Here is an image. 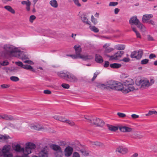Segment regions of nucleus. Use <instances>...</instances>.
Segmentation results:
<instances>
[{"instance_id":"4be33fe9","label":"nucleus","mask_w":157,"mask_h":157,"mask_svg":"<svg viewBox=\"0 0 157 157\" xmlns=\"http://www.w3.org/2000/svg\"><path fill=\"white\" fill-rule=\"evenodd\" d=\"M31 129L37 130H40L44 129L43 126L40 124L32 126L31 127Z\"/></svg>"},{"instance_id":"2f4dec72","label":"nucleus","mask_w":157,"mask_h":157,"mask_svg":"<svg viewBox=\"0 0 157 157\" xmlns=\"http://www.w3.org/2000/svg\"><path fill=\"white\" fill-rule=\"evenodd\" d=\"M117 50H123L125 49V45H124L119 44L117 45L115 48Z\"/></svg>"},{"instance_id":"6e6552de","label":"nucleus","mask_w":157,"mask_h":157,"mask_svg":"<svg viewBox=\"0 0 157 157\" xmlns=\"http://www.w3.org/2000/svg\"><path fill=\"white\" fill-rule=\"evenodd\" d=\"M36 147L35 144L32 143H28L26 144V147L25 148L24 151V155L26 156L32 152L33 149H34Z\"/></svg>"},{"instance_id":"052dcab7","label":"nucleus","mask_w":157,"mask_h":157,"mask_svg":"<svg viewBox=\"0 0 157 157\" xmlns=\"http://www.w3.org/2000/svg\"><path fill=\"white\" fill-rule=\"evenodd\" d=\"M31 2L30 1L27 2L26 1H22L21 2V4L23 5H26L27 6L28 4L30 3Z\"/></svg>"},{"instance_id":"f03ea898","label":"nucleus","mask_w":157,"mask_h":157,"mask_svg":"<svg viewBox=\"0 0 157 157\" xmlns=\"http://www.w3.org/2000/svg\"><path fill=\"white\" fill-rule=\"evenodd\" d=\"M75 51L76 58H77L82 59L85 60L92 59L93 58V56L91 55H84L81 54L82 52V48L79 45H75L74 47Z\"/></svg>"},{"instance_id":"6ab92c4d","label":"nucleus","mask_w":157,"mask_h":157,"mask_svg":"<svg viewBox=\"0 0 157 157\" xmlns=\"http://www.w3.org/2000/svg\"><path fill=\"white\" fill-rule=\"evenodd\" d=\"M13 149L16 151L18 152H23L24 154L25 148H21L20 145L18 144H17L14 147Z\"/></svg>"},{"instance_id":"c9c22d12","label":"nucleus","mask_w":157,"mask_h":157,"mask_svg":"<svg viewBox=\"0 0 157 157\" xmlns=\"http://www.w3.org/2000/svg\"><path fill=\"white\" fill-rule=\"evenodd\" d=\"M152 114H157V111H149L148 113L145 114L146 116H148Z\"/></svg>"},{"instance_id":"aec40b11","label":"nucleus","mask_w":157,"mask_h":157,"mask_svg":"<svg viewBox=\"0 0 157 157\" xmlns=\"http://www.w3.org/2000/svg\"><path fill=\"white\" fill-rule=\"evenodd\" d=\"M2 119L7 121H13L15 119L11 115L8 114H3Z\"/></svg>"},{"instance_id":"39448f33","label":"nucleus","mask_w":157,"mask_h":157,"mask_svg":"<svg viewBox=\"0 0 157 157\" xmlns=\"http://www.w3.org/2000/svg\"><path fill=\"white\" fill-rule=\"evenodd\" d=\"M129 22L131 25L134 24L136 25L137 27L140 28L142 31H144L145 30V26L140 22L136 16L132 17L129 21Z\"/></svg>"},{"instance_id":"c03bdc74","label":"nucleus","mask_w":157,"mask_h":157,"mask_svg":"<svg viewBox=\"0 0 157 157\" xmlns=\"http://www.w3.org/2000/svg\"><path fill=\"white\" fill-rule=\"evenodd\" d=\"M100 73L99 72H96L95 73H94V76L93 78H92L91 80L92 81H93L96 78L97 76Z\"/></svg>"},{"instance_id":"4468645a","label":"nucleus","mask_w":157,"mask_h":157,"mask_svg":"<svg viewBox=\"0 0 157 157\" xmlns=\"http://www.w3.org/2000/svg\"><path fill=\"white\" fill-rule=\"evenodd\" d=\"M15 57H16L18 58L21 59L23 60L24 59H29L28 56L26 55L23 52L19 50L18 52H17Z\"/></svg>"},{"instance_id":"bf43d9fd","label":"nucleus","mask_w":157,"mask_h":157,"mask_svg":"<svg viewBox=\"0 0 157 157\" xmlns=\"http://www.w3.org/2000/svg\"><path fill=\"white\" fill-rule=\"evenodd\" d=\"M122 61L125 62H128L130 61V59L128 58H124Z\"/></svg>"},{"instance_id":"20e7f679","label":"nucleus","mask_w":157,"mask_h":157,"mask_svg":"<svg viewBox=\"0 0 157 157\" xmlns=\"http://www.w3.org/2000/svg\"><path fill=\"white\" fill-rule=\"evenodd\" d=\"M4 48L6 53L8 55L13 56L15 57L19 49L16 48L14 46L11 45H5Z\"/></svg>"},{"instance_id":"0eeeda50","label":"nucleus","mask_w":157,"mask_h":157,"mask_svg":"<svg viewBox=\"0 0 157 157\" xmlns=\"http://www.w3.org/2000/svg\"><path fill=\"white\" fill-rule=\"evenodd\" d=\"M10 145H8L4 146L2 150L0 149V155L2 151L4 157H12V154L10 152Z\"/></svg>"},{"instance_id":"680f3d73","label":"nucleus","mask_w":157,"mask_h":157,"mask_svg":"<svg viewBox=\"0 0 157 157\" xmlns=\"http://www.w3.org/2000/svg\"><path fill=\"white\" fill-rule=\"evenodd\" d=\"M107 86H106V83L105 84H102L100 88L102 89H105V88H107Z\"/></svg>"},{"instance_id":"e433bc0d","label":"nucleus","mask_w":157,"mask_h":157,"mask_svg":"<svg viewBox=\"0 0 157 157\" xmlns=\"http://www.w3.org/2000/svg\"><path fill=\"white\" fill-rule=\"evenodd\" d=\"M90 27L91 30L95 33H98L99 32V30L97 28H96L94 26H90Z\"/></svg>"},{"instance_id":"a18cd8bd","label":"nucleus","mask_w":157,"mask_h":157,"mask_svg":"<svg viewBox=\"0 0 157 157\" xmlns=\"http://www.w3.org/2000/svg\"><path fill=\"white\" fill-rule=\"evenodd\" d=\"M80 152L82 153V154L84 156H87L88 155L87 152L84 149H82L80 150Z\"/></svg>"},{"instance_id":"8fccbe9b","label":"nucleus","mask_w":157,"mask_h":157,"mask_svg":"<svg viewBox=\"0 0 157 157\" xmlns=\"http://www.w3.org/2000/svg\"><path fill=\"white\" fill-rule=\"evenodd\" d=\"M66 120L65 119L64 117L59 116L58 121L63 122H65Z\"/></svg>"},{"instance_id":"ea45409f","label":"nucleus","mask_w":157,"mask_h":157,"mask_svg":"<svg viewBox=\"0 0 157 157\" xmlns=\"http://www.w3.org/2000/svg\"><path fill=\"white\" fill-rule=\"evenodd\" d=\"M36 18V16L34 15H32L30 16L29 18V21L31 23H33V21L35 20Z\"/></svg>"},{"instance_id":"a211bd4d","label":"nucleus","mask_w":157,"mask_h":157,"mask_svg":"<svg viewBox=\"0 0 157 157\" xmlns=\"http://www.w3.org/2000/svg\"><path fill=\"white\" fill-rule=\"evenodd\" d=\"M143 137L140 132H136L132 135V137L135 139H140Z\"/></svg>"},{"instance_id":"b1692460","label":"nucleus","mask_w":157,"mask_h":157,"mask_svg":"<svg viewBox=\"0 0 157 157\" xmlns=\"http://www.w3.org/2000/svg\"><path fill=\"white\" fill-rule=\"evenodd\" d=\"M51 148L56 151L62 150L61 147L59 145L53 144L51 146Z\"/></svg>"},{"instance_id":"a19ab883","label":"nucleus","mask_w":157,"mask_h":157,"mask_svg":"<svg viewBox=\"0 0 157 157\" xmlns=\"http://www.w3.org/2000/svg\"><path fill=\"white\" fill-rule=\"evenodd\" d=\"M10 79L11 80L14 82H17L19 80L18 78L16 76H11L10 77Z\"/></svg>"},{"instance_id":"603ef678","label":"nucleus","mask_w":157,"mask_h":157,"mask_svg":"<svg viewBox=\"0 0 157 157\" xmlns=\"http://www.w3.org/2000/svg\"><path fill=\"white\" fill-rule=\"evenodd\" d=\"M117 115L120 117H124L126 116L125 114L121 113H118Z\"/></svg>"},{"instance_id":"7ed1b4c3","label":"nucleus","mask_w":157,"mask_h":157,"mask_svg":"<svg viewBox=\"0 0 157 157\" xmlns=\"http://www.w3.org/2000/svg\"><path fill=\"white\" fill-rule=\"evenodd\" d=\"M106 86L111 89L117 90H122L123 85L121 83L117 81L110 80L106 82Z\"/></svg>"},{"instance_id":"e2e57ef3","label":"nucleus","mask_w":157,"mask_h":157,"mask_svg":"<svg viewBox=\"0 0 157 157\" xmlns=\"http://www.w3.org/2000/svg\"><path fill=\"white\" fill-rule=\"evenodd\" d=\"M133 119L137 118L139 117V116L138 115L136 114H132L131 115Z\"/></svg>"},{"instance_id":"49530a36","label":"nucleus","mask_w":157,"mask_h":157,"mask_svg":"<svg viewBox=\"0 0 157 157\" xmlns=\"http://www.w3.org/2000/svg\"><path fill=\"white\" fill-rule=\"evenodd\" d=\"M65 89H68L70 87L69 84L66 83H63L61 85Z\"/></svg>"},{"instance_id":"c85d7f7f","label":"nucleus","mask_w":157,"mask_h":157,"mask_svg":"<svg viewBox=\"0 0 157 157\" xmlns=\"http://www.w3.org/2000/svg\"><path fill=\"white\" fill-rule=\"evenodd\" d=\"M23 68L31 70L33 72H35V70L33 68V67L30 65L26 64L24 65V67H23Z\"/></svg>"},{"instance_id":"79ce46f5","label":"nucleus","mask_w":157,"mask_h":157,"mask_svg":"<svg viewBox=\"0 0 157 157\" xmlns=\"http://www.w3.org/2000/svg\"><path fill=\"white\" fill-rule=\"evenodd\" d=\"M149 61V60L147 59H144L141 61V64H146Z\"/></svg>"},{"instance_id":"473e14b6","label":"nucleus","mask_w":157,"mask_h":157,"mask_svg":"<svg viewBox=\"0 0 157 157\" xmlns=\"http://www.w3.org/2000/svg\"><path fill=\"white\" fill-rule=\"evenodd\" d=\"M50 4L53 7L56 8L58 6L57 2L56 0H52L50 1Z\"/></svg>"},{"instance_id":"f8f14e48","label":"nucleus","mask_w":157,"mask_h":157,"mask_svg":"<svg viewBox=\"0 0 157 157\" xmlns=\"http://www.w3.org/2000/svg\"><path fill=\"white\" fill-rule=\"evenodd\" d=\"M124 52L122 51H118L115 55L113 56H108V57H109L110 60L117 59L121 58L124 54Z\"/></svg>"},{"instance_id":"cd10ccee","label":"nucleus","mask_w":157,"mask_h":157,"mask_svg":"<svg viewBox=\"0 0 157 157\" xmlns=\"http://www.w3.org/2000/svg\"><path fill=\"white\" fill-rule=\"evenodd\" d=\"M90 143L92 145H95L97 146H99V147H102L104 146V144L101 143L96 141V142H92L90 141Z\"/></svg>"},{"instance_id":"c756f323","label":"nucleus","mask_w":157,"mask_h":157,"mask_svg":"<svg viewBox=\"0 0 157 157\" xmlns=\"http://www.w3.org/2000/svg\"><path fill=\"white\" fill-rule=\"evenodd\" d=\"M108 129L109 130L115 132L118 130V128L117 127L108 125Z\"/></svg>"},{"instance_id":"864d4df0","label":"nucleus","mask_w":157,"mask_h":157,"mask_svg":"<svg viewBox=\"0 0 157 157\" xmlns=\"http://www.w3.org/2000/svg\"><path fill=\"white\" fill-rule=\"evenodd\" d=\"M24 62L25 63H28L30 64H33L34 63L33 62L30 60H27L24 61Z\"/></svg>"},{"instance_id":"6e6d98bb","label":"nucleus","mask_w":157,"mask_h":157,"mask_svg":"<svg viewBox=\"0 0 157 157\" xmlns=\"http://www.w3.org/2000/svg\"><path fill=\"white\" fill-rule=\"evenodd\" d=\"M109 61H105L104 65V67H107L109 66Z\"/></svg>"},{"instance_id":"4d7b16f0","label":"nucleus","mask_w":157,"mask_h":157,"mask_svg":"<svg viewBox=\"0 0 157 157\" xmlns=\"http://www.w3.org/2000/svg\"><path fill=\"white\" fill-rule=\"evenodd\" d=\"M73 157H80V156L78 153L75 152L73 153Z\"/></svg>"},{"instance_id":"bb28decb","label":"nucleus","mask_w":157,"mask_h":157,"mask_svg":"<svg viewBox=\"0 0 157 157\" xmlns=\"http://www.w3.org/2000/svg\"><path fill=\"white\" fill-rule=\"evenodd\" d=\"M4 8L13 14L15 13V10L10 6H4Z\"/></svg>"},{"instance_id":"ddd939ff","label":"nucleus","mask_w":157,"mask_h":157,"mask_svg":"<svg viewBox=\"0 0 157 157\" xmlns=\"http://www.w3.org/2000/svg\"><path fill=\"white\" fill-rule=\"evenodd\" d=\"M66 80L70 82L75 83L77 82L78 81V78L75 75L68 73V75Z\"/></svg>"},{"instance_id":"37998d69","label":"nucleus","mask_w":157,"mask_h":157,"mask_svg":"<svg viewBox=\"0 0 157 157\" xmlns=\"http://www.w3.org/2000/svg\"><path fill=\"white\" fill-rule=\"evenodd\" d=\"M0 64L3 66L8 65L9 64V63L7 61H4L2 62H0Z\"/></svg>"},{"instance_id":"2eb2a0df","label":"nucleus","mask_w":157,"mask_h":157,"mask_svg":"<svg viewBox=\"0 0 157 157\" xmlns=\"http://www.w3.org/2000/svg\"><path fill=\"white\" fill-rule=\"evenodd\" d=\"M73 151V148L71 146H68L66 147L64 149V155L66 157H69L71 156Z\"/></svg>"},{"instance_id":"0e129e2a","label":"nucleus","mask_w":157,"mask_h":157,"mask_svg":"<svg viewBox=\"0 0 157 157\" xmlns=\"http://www.w3.org/2000/svg\"><path fill=\"white\" fill-rule=\"evenodd\" d=\"M156 56L155 54H151L149 56V58L150 59H152L156 57Z\"/></svg>"},{"instance_id":"1a4fd4ad","label":"nucleus","mask_w":157,"mask_h":157,"mask_svg":"<svg viewBox=\"0 0 157 157\" xmlns=\"http://www.w3.org/2000/svg\"><path fill=\"white\" fill-rule=\"evenodd\" d=\"M85 118L89 121L88 122H89L94 124L97 126L102 127L103 126L104 124V123L102 120H100L99 118H94L92 120L89 119H87L86 118Z\"/></svg>"},{"instance_id":"de8ad7c7","label":"nucleus","mask_w":157,"mask_h":157,"mask_svg":"<svg viewBox=\"0 0 157 157\" xmlns=\"http://www.w3.org/2000/svg\"><path fill=\"white\" fill-rule=\"evenodd\" d=\"M91 21L93 22L94 25H95L97 23V20L94 17L93 15L91 16Z\"/></svg>"},{"instance_id":"09e8293b","label":"nucleus","mask_w":157,"mask_h":157,"mask_svg":"<svg viewBox=\"0 0 157 157\" xmlns=\"http://www.w3.org/2000/svg\"><path fill=\"white\" fill-rule=\"evenodd\" d=\"M114 50V49L112 48H109L105 49V52L107 53H109L112 51Z\"/></svg>"},{"instance_id":"72a5a7b5","label":"nucleus","mask_w":157,"mask_h":157,"mask_svg":"<svg viewBox=\"0 0 157 157\" xmlns=\"http://www.w3.org/2000/svg\"><path fill=\"white\" fill-rule=\"evenodd\" d=\"M81 18V19L83 22L86 23L87 24L90 25V23L88 21V19L85 15H82Z\"/></svg>"},{"instance_id":"a878e982","label":"nucleus","mask_w":157,"mask_h":157,"mask_svg":"<svg viewBox=\"0 0 157 157\" xmlns=\"http://www.w3.org/2000/svg\"><path fill=\"white\" fill-rule=\"evenodd\" d=\"M109 66L113 68H118L121 67V65L120 64L114 63L110 64Z\"/></svg>"},{"instance_id":"f3484780","label":"nucleus","mask_w":157,"mask_h":157,"mask_svg":"<svg viewBox=\"0 0 157 157\" xmlns=\"http://www.w3.org/2000/svg\"><path fill=\"white\" fill-rule=\"evenodd\" d=\"M116 151H117L122 154H125L127 153L128 150L126 148L123 147L122 146H120L116 149Z\"/></svg>"},{"instance_id":"9b49d317","label":"nucleus","mask_w":157,"mask_h":157,"mask_svg":"<svg viewBox=\"0 0 157 157\" xmlns=\"http://www.w3.org/2000/svg\"><path fill=\"white\" fill-rule=\"evenodd\" d=\"M138 54L136 55L137 52L136 51H134L132 52L130 56L133 58H136L137 59H140L143 55V52L142 50H139L138 52Z\"/></svg>"},{"instance_id":"9d476101","label":"nucleus","mask_w":157,"mask_h":157,"mask_svg":"<svg viewBox=\"0 0 157 157\" xmlns=\"http://www.w3.org/2000/svg\"><path fill=\"white\" fill-rule=\"evenodd\" d=\"M48 148L47 147H45L43 148L38 154V156H33V157H48Z\"/></svg>"},{"instance_id":"774afa93","label":"nucleus","mask_w":157,"mask_h":157,"mask_svg":"<svg viewBox=\"0 0 157 157\" xmlns=\"http://www.w3.org/2000/svg\"><path fill=\"white\" fill-rule=\"evenodd\" d=\"M135 33L137 38H141V35L140 33L138 31L136 32Z\"/></svg>"},{"instance_id":"5701e85b","label":"nucleus","mask_w":157,"mask_h":157,"mask_svg":"<svg viewBox=\"0 0 157 157\" xmlns=\"http://www.w3.org/2000/svg\"><path fill=\"white\" fill-rule=\"evenodd\" d=\"M95 60L97 63H101L103 62L102 57L98 54L95 55Z\"/></svg>"},{"instance_id":"dca6fc26","label":"nucleus","mask_w":157,"mask_h":157,"mask_svg":"<svg viewBox=\"0 0 157 157\" xmlns=\"http://www.w3.org/2000/svg\"><path fill=\"white\" fill-rule=\"evenodd\" d=\"M120 130L124 132H132V129L126 126H121L119 127Z\"/></svg>"},{"instance_id":"4c0bfd02","label":"nucleus","mask_w":157,"mask_h":157,"mask_svg":"<svg viewBox=\"0 0 157 157\" xmlns=\"http://www.w3.org/2000/svg\"><path fill=\"white\" fill-rule=\"evenodd\" d=\"M66 123L69 124L71 126H74L75 125V123L72 121L69 120H66Z\"/></svg>"},{"instance_id":"13d9d810","label":"nucleus","mask_w":157,"mask_h":157,"mask_svg":"<svg viewBox=\"0 0 157 157\" xmlns=\"http://www.w3.org/2000/svg\"><path fill=\"white\" fill-rule=\"evenodd\" d=\"M44 93L46 94H51V92L49 90H46L44 91Z\"/></svg>"},{"instance_id":"f257e3e1","label":"nucleus","mask_w":157,"mask_h":157,"mask_svg":"<svg viewBox=\"0 0 157 157\" xmlns=\"http://www.w3.org/2000/svg\"><path fill=\"white\" fill-rule=\"evenodd\" d=\"M134 84V82L133 80L131 78H128L126 80H125L123 81L122 84L128 87L127 89H124L123 87L122 90H121L124 93H127L130 91L136 90V88L133 86Z\"/></svg>"},{"instance_id":"412c9836","label":"nucleus","mask_w":157,"mask_h":157,"mask_svg":"<svg viewBox=\"0 0 157 157\" xmlns=\"http://www.w3.org/2000/svg\"><path fill=\"white\" fill-rule=\"evenodd\" d=\"M153 16L152 14H145L143 15L142 18V21L143 22H146L150 18H152Z\"/></svg>"},{"instance_id":"3c124183","label":"nucleus","mask_w":157,"mask_h":157,"mask_svg":"<svg viewBox=\"0 0 157 157\" xmlns=\"http://www.w3.org/2000/svg\"><path fill=\"white\" fill-rule=\"evenodd\" d=\"M118 4L117 2H111L109 3V6H115Z\"/></svg>"},{"instance_id":"423d86ee","label":"nucleus","mask_w":157,"mask_h":157,"mask_svg":"<svg viewBox=\"0 0 157 157\" xmlns=\"http://www.w3.org/2000/svg\"><path fill=\"white\" fill-rule=\"evenodd\" d=\"M136 84L137 86H140V89L142 90L147 89L149 86V81L146 79H141L140 80L137 79Z\"/></svg>"},{"instance_id":"69168bd1","label":"nucleus","mask_w":157,"mask_h":157,"mask_svg":"<svg viewBox=\"0 0 157 157\" xmlns=\"http://www.w3.org/2000/svg\"><path fill=\"white\" fill-rule=\"evenodd\" d=\"M147 39L148 40L152 41L153 40V39L152 36L150 35H148L147 36Z\"/></svg>"},{"instance_id":"58836bf2","label":"nucleus","mask_w":157,"mask_h":157,"mask_svg":"<svg viewBox=\"0 0 157 157\" xmlns=\"http://www.w3.org/2000/svg\"><path fill=\"white\" fill-rule=\"evenodd\" d=\"M15 63L19 67H20L22 68H23V67H24V65L23 64V63H22L21 62H20V61L16 62H15Z\"/></svg>"},{"instance_id":"393cba45","label":"nucleus","mask_w":157,"mask_h":157,"mask_svg":"<svg viewBox=\"0 0 157 157\" xmlns=\"http://www.w3.org/2000/svg\"><path fill=\"white\" fill-rule=\"evenodd\" d=\"M68 72H67L66 73H58L57 75L59 76L66 80L68 75Z\"/></svg>"},{"instance_id":"f704fd0d","label":"nucleus","mask_w":157,"mask_h":157,"mask_svg":"<svg viewBox=\"0 0 157 157\" xmlns=\"http://www.w3.org/2000/svg\"><path fill=\"white\" fill-rule=\"evenodd\" d=\"M54 154L56 157H62L63 155V151L62 150L57 151Z\"/></svg>"},{"instance_id":"5fc2aeb1","label":"nucleus","mask_w":157,"mask_h":157,"mask_svg":"<svg viewBox=\"0 0 157 157\" xmlns=\"http://www.w3.org/2000/svg\"><path fill=\"white\" fill-rule=\"evenodd\" d=\"M75 3L78 6H81V4L79 2L78 0H73Z\"/></svg>"},{"instance_id":"338daca9","label":"nucleus","mask_w":157,"mask_h":157,"mask_svg":"<svg viewBox=\"0 0 157 157\" xmlns=\"http://www.w3.org/2000/svg\"><path fill=\"white\" fill-rule=\"evenodd\" d=\"M31 3L29 4H28L26 6V9L28 11H29L30 10V6L31 5Z\"/></svg>"},{"instance_id":"7c9ffc66","label":"nucleus","mask_w":157,"mask_h":157,"mask_svg":"<svg viewBox=\"0 0 157 157\" xmlns=\"http://www.w3.org/2000/svg\"><path fill=\"white\" fill-rule=\"evenodd\" d=\"M9 136L7 135H1V136H0V141H3L7 140L9 138Z\"/></svg>"}]
</instances>
